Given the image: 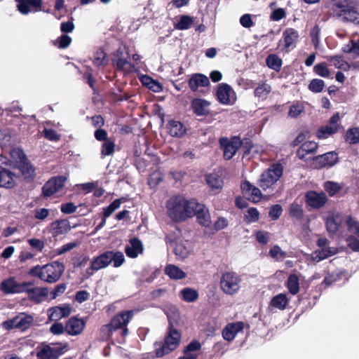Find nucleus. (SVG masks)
<instances>
[{"instance_id":"9b49d317","label":"nucleus","mask_w":359,"mask_h":359,"mask_svg":"<svg viewBox=\"0 0 359 359\" xmlns=\"http://www.w3.org/2000/svg\"><path fill=\"white\" fill-rule=\"evenodd\" d=\"M66 181L67 177L63 175L52 177L42 187V196L48 198L61 191Z\"/></svg>"},{"instance_id":"4c0bfd02","label":"nucleus","mask_w":359,"mask_h":359,"mask_svg":"<svg viewBox=\"0 0 359 359\" xmlns=\"http://www.w3.org/2000/svg\"><path fill=\"white\" fill-rule=\"evenodd\" d=\"M92 125L96 128L94 132L95 135H106L107 133L105 130L101 128L104 124V120L101 115H95L91 117Z\"/></svg>"},{"instance_id":"bb28decb","label":"nucleus","mask_w":359,"mask_h":359,"mask_svg":"<svg viewBox=\"0 0 359 359\" xmlns=\"http://www.w3.org/2000/svg\"><path fill=\"white\" fill-rule=\"evenodd\" d=\"M189 86L193 92H196L199 87L210 86L209 79L203 74H194L188 81Z\"/></svg>"},{"instance_id":"423d86ee","label":"nucleus","mask_w":359,"mask_h":359,"mask_svg":"<svg viewBox=\"0 0 359 359\" xmlns=\"http://www.w3.org/2000/svg\"><path fill=\"white\" fill-rule=\"evenodd\" d=\"M242 279L234 271H225L222 273L219 280L220 290L227 295H233L238 292Z\"/></svg>"},{"instance_id":"c756f323","label":"nucleus","mask_w":359,"mask_h":359,"mask_svg":"<svg viewBox=\"0 0 359 359\" xmlns=\"http://www.w3.org/2000/svg\"><path fill=\"white\" fill-rule=\"evenodd\" d=\"M50 226L53 236L67 233L71 229L69 222L67 219H57L52 222Z\"/></svg>"},{"instance_id":"052dcab7","label":"nucleus","mask_w":359,"mask_h":359,"mask_svg":"<svg viewBox=\"0 0 359 359\" xmlns=\"http://www.w3.org/2000/svg\"><path fill=\"white\" fill-rule=\"evenodd\" d=\"M283 208L279 204L273 205L269 211V217L272 220H277L282 215Z\"/></svg>"},{"instance_id":"680f3d73","label":"nucleus","mask_w":359,"mask_h":359,"mask_svg":"<svg viewBox=\"0 0 359 359\" xmlns=\"http://www.w3.org/2000/svg\"><path fill=\"white\" fill-rule=\"evenodd\" d=\"M304 111V107L299 104L296 103L290 106L288 111V116L291 118L298 117Z\"/></svg>"},{"instance_id":"e2e57ef3","label":"nucleus","mask_w":359,"mask_h":359,"mask_svg":"<svg viewBox=\"0 0 359 359\" xmlns=\"http://www.w3.org/2000/svg\"><path fill=\"white\" fill-rule=\"evenodd\" d=\"M49 215V210L45 208H36L34 210V218L40 221H44Z\"/></svg>"},{"instance_id":"0e129e2a","label":"nucleus","mask_w":359,"mask_h":359,"mask_svg":"<svg viewBox=\"0 0 359 359\" xmlns=\"http://www.w3.org/2000/svg\"><path fill=\"white\" fill-rule=\"evenodd\" d=\"M269 255L272 258L276 259H278V256H280V258L283 259L286 257V252L283 251L280 246L278 245H273L269 250Z\"/></svg>"},{"instance_id":"f03ea898","label":"nucleus","mask_w":359,"mask_h":359,"mask_svg":"<svg viewBox=\"0 0 359 359\" xmlns=\"http://www.w3.org/2000/svg\"><path fill=\"white\" fill-rule=\"evenodd\" d=\"M196 199H186L181 195L171 197L166 203L167 214L175 222H184L194 216V205Z\"/></svg>"},{"instance_id":"7c9ffc66","label":"nucleus","mask_w":359,"mask_h":359,"mask_svg":"<svg viewBox=\"0 0 359 359\" xmlns=\"http://www.w3.org/2000/svg\"><path fill=\"white\" fill-rule=\"evenodd\" d=\"M99 141H102L101 149V154L102 156L112 155L114 152L115 143L114 140L108 136H95Z\"/></svg>"},{"instance_id":"412c9836","label":"nucleus","mask_w":359,"mask_h":359,"mask_svg":"<svg viewBox=\"0 0 359 359\" xmlns=\"http://www.w3.org/2000/svg\"><path fill=\"white\" fill-rule=\"evenodd\" d=\"M243 328L244 323L242 321L228 323L222 330V337L226 341H231Z\"/></svg>"},{"instance_id":"69168bd1","label":"nucleus","mask_w":359,"mask_h":359,"mask_svg":"<svg viewBox=\"0 0 359 359\" xmlns=\"http://www.w3.org/2000/svg\"><path fill=\"white\" fill-rule=\"evenodd\" d=\"M256 239L262 245H266L270 239V233L264 231H258L256 234Z\"/></svg>"},{"instance_id":"864d4df0","label":"nucleus","mask_w":359,"mask_h":359,"mask_svg":"<svg viewBox=\"0 0 359 359\" xmlns=\"http://www.w3.org/2000/svg\"><path fill=\"white\" fill-rule=\"evenodd\" d=\"M72 38L67 34H62L55 41L53 44L60 49L67 48L72 43Z\"/></svg>"},{"instance_id":"2eb2a0df","label":"nucleus","mask_w":359,"mask_h":359,"mask_svg":"<svg viewBox=\"0 0 359 359\" xmlns=\"http://www.w3.org/2000/svg\"><path fill=\"white\" fill-rule=\"evenodd\" d=\"M22 316H17L13 319L8 320L5 323L8 325L9 328H18L21 331H25L29 328L33 324L34 318L30 315H25L22 313Z\"/></svg>"},{"instance_id":"8fccbe9b","label":"nucleus","mask_w":359,"mask_h":359,"mask_svg":"<svg viewBox=\"0 0 359 359\" xmlns=\"http://www.w3.org/2000/svg\"><path fill=\"white\" fill-rule=\"evenodd\" d=\"M289 214L290 217H294L297 220H302L304 215V210L302 206L298 203H294L290 205Z\"/></svg>"},{"instance_id":"f257e3e1","label":"nucleus","mask_w":359,"mask_h":359,"mask_svg":"<svg viewBox=\"0 0 359 359\" xmlns=\"http://www.w3.org/2000/svg\"><path fill=\"white\" fill-rule=\"evenodd\" d=\"M133 317V311H122L115 315L108 324L103 325L100 328V338L103 341L114 339V334L121 330L119 337L116 339L118 343L122 344L128 335V324Z\"/></svg>"},{"instance_id":"338daca9","label":"nucleus","mask_w":359,"mask_h":359,"mask_svg":"<svg viewBox=\"0 0 359 359\" xmlns=\"http://www.w3.org/2000/svg\"><path fill=\"white\" fill-rule=\"evenodd\" d=\"M67 289V285L65 283H60L57 285L55 288L50 292V299H55L60 294H63Z\"/></svg>"},{"instance_id":"ea45409f","label":"nucleus","mask_w":359,"mask_h":359,"mask_svg":"<svg viewBox=\"0 0 359 359\" xmlns=\"http://www.w3.org/2000/svg\"><path fill=\"white\" fill-rule=\"evenodd\" d=\"M266 63L269 68L279 72L281 69L283 61L277 55L270 54L266 59Z\"/></svg>"},{"instance_id":"e433bc0d","label":"nucleus","mask_w":359,"mask_h":359,"mask_svg":"<svg viewBox=\"0 0 359 359\" xmlns=\"http://www.w3.org/2000/svg\"><path fill=\"white\" fill-rule=\"evenodd\" d=\"M339 17L342 18L343 20L345 22H350L355 25H359V12L356 10L355 5Z\"/></svg>"},{"instance_id":"cd10ccee","label":"nucleus","mask_w":359,"mask_h":359,"mask_svg":"<svg viewBox=\"0 0 359 359\" xmlns=\"http://www.w3.org/2000/svg\"><path fill=\"white\" fill-rule=\"evenodd\" d=\"M233 93L232 88L227 83H219L217 90V97L218 101L223 104H231V93Z\"/></svg>"},{"instance_id":"603ef678","label":"nucleus","mask_w":359,"mask_h":359,"mask_svg":"<svg viewBox=\"0 0 359 359\" xmlns=\"http://www.w3.org/2000/svg\"><path fill=\"white\" fill-rule=\"evenodd\" d=\"M323 187L330 196H334L341 189V187L338 183L331 181L325 182Z\"/></svg>"},{"instance_id":"4be33fe9","label":"nucleus","mask_w":359,"mask_h":359,"mask_svg":"<svg viewBox=\"0 0 359 359\" xmlns=\"http://www.w3.org/2000/svg\"><path fill=\"white\" fill-rule=\"evenodd\" d=\"M338 161V154L334 151L327 152L317 156L315 159L316 166L319 168L332 167Z\"/></svg>"},{"instance_id":"6e6552de","label":"nucleus","mask_w":359,"mask_h":359,"mask_svg":"<svg viewBox=\"0 0 359 359\" xmlns=\"http://www.w3.org/2000/svg\"><path fill=\"white\" fill-rule=\"evenodd\" d=\"M241 136H231V138L222 137L219 139V144L223 150L224 159L230 160L242 146Z\"/></svg>"},{"instance_id":"de8ad7c7","label":"nucleus","mask_w":359,"mask_h":359,"mask_svg":"<svg viewBox=\"0 0 359 359\" xmlns=\"http://www.w3.org/2000/svg\"><path fill=\"white\" fill-rule=\"evenodd\" d=\"M328 61L332 62L333 65L337 69L344 71H348L350 69L348 62L344 60L343 55L331 56L328 58Z\"/></svg>"},{"instance_id":"5701e85b","label":"nucleus","mask_w":359,"mask_h":359,"mask_svg":"<svg viewBox=\"0 0 359 359\" xmlns=\"http://www.w3.org/2000/svg\"><path fill=\"white\" fill-rule=\"evenodd\" d=\"M340 120L338 113L334 114L329 120L327 125L321 126L316 135H333L338 132L339 121Z\"/></svg>"},{"instance_id":"4468645a","label":"nucleus","mask_w":359,"mask_h":359,"mask_svg":"<svg viewBox=\"0 0 359 359\" xmlns=\"http://www.w3.org/2000/svg\"><path fill=\"white\" fill-rule=\"evenodd\" d=\"M299 34L297 30L294 28L287 27L283 32V50L289 53L294 49L299 41Z\"/></svg>"},{"instance_id":"2f4dec72","label":"nucleus","mask_w":359,"mask_h":359,"mask_svg":"<svg viewBox=\"0 0 359 359\" xmlns=\"http://www.w3.org/2000/svg\"><path fill=\"white\" fill-rule=\"evenodd\" d=\"M15 175L11 171L1 168L0 170V187L11 189L15 185L13 177Z\"/></svg>"},{"instance_id":"72a5a7b5","label":"nucleus","mask_w":359,"mask_h":359,"mask_svg":"<svg viewBox=\"0 0 359 359\" xmlns=\"http://www.w3.org/2000/svg\"><path fill=\"white\" fill-rule=\"evenodd\" d=\"M289 301L286 294L280 293L271 298L269 302V306L283 311L286 309Z\"/></svg>"},{"instance_id":"3c124183","label":"nucleus","mask_w":359,"mask_h":359,"mask_svg":"<svg viewBox=\"0 0 359 359\" xmlns=\"http://www.w3.org/2000/svg\"><path fill=\"white\" fill-rule=\"evenodd\" d=\"M15 136H0V146L4 152L13 146H16V142L14 139Z\"/></svg>"},{"instance_id":"20e7f679","label":"nucleus","mask_w":359,"mask_h":359,"mask_svg":"<svg viewBox=\"0 0 359 359\" xmlns=\"http://www.w3.org/2000/svg\"><path fill=\"white\" fill-rule=\"evenodd\" d=\"M181 337V332L174 327L172 323H170L164 341L154 343L156 357L161 358L177 349L180 345Z\"/></svg>"},{"instance_id":"5fc2aeb1","label":"nucleus","mask_w":359,"mask_h":359,"mask_svg":"<svg viewBox=\"0 0 359 359\" xmlns=\"http://www.w3.org/2000/svg\"><path fill=\"white\" fill-rule=\"evenodd\" d=\"M325 87V82L322 79H313L309 84V89L315 93H318L323 91Z\"/></svg>"},{"instance_id":"9d476101","label":"nucleus","mask_w":359,"mask_h":359,"mask_svg":"<svg viewBox=\"0 0 359 359\" xmlns=\"http://www.w3.org/2000/svg\"><path fill=\"white\" fill-rule=\"evenodd\" d=\"M53 346H46L37 353L40 359H58V358L68 351V344H52Z\"/></svg>"},{"instance_id":"4d7b16f0","label":"nucleus","mask_w":359,"mask_h":359,"mask_svg":"<svg viewBox=\"0 0 359 359\" xmlns=\"http://www.w3.org/2000/svg\"><path fill=\"white\" fill-rule=\"evenodd\" d=\"M314 72L324 78H328L330 76V71L324 62L318 63L313 67Z\"/></svg>"},{"instance_id":"a18cd8bd","label":"nucleus","mask_w":359,"mask_h":359,"mask_svg":"<svg viewBox=\"0 0 359 359\" xmlns=\"http://www.w3.org/2000/svg\"><path fill=\"white\" fill-rule=\"evenodd\" d=\"M109 254V263L113 262V266L116 268L120 267L125 262V257L121 251L107 250Z\"/></svg>"},{"instance_id":"c85d7f7f","label":"nucleus","mask_w":359,"mask_h":359,"mask_svg":"<svg viewBox=\"0 0 359 359\" xmlns=\"http://www.w3.org/2000/svg\"><path fill=\"white\" fill-rule=\"evenodd\" d=\"M355 5L353 0H333L332 10L333 14L337 17L352 8Z\"/></svg>"},{"instance_id":"0eeeda50","label":"nucleus","mask_w":359,"mask_h":359,"mask_svg":"<svg viewBox=\"0 0 359 359\" xmlns=\"http://www.w3.org/2000/svg\"><path fill=\"white\" fill-rule=\"evenodd\" d=\"M283 167L280 163L272 164L260 177L259 186L266 190L271 187L283 175Z\"/></svg>"},{"instance_id":"37998d69","label":"nucleus","mask_w":359,"mask_h":359,"mask_svg":"<svg viewBox=\"0 0 359 359\" xmlns=\"http://www.w3.org/2000/svg\"><path fill=\"white\" fill-rule=\"evenodd\" d=\"M170 135H184L186 128L184 124L178 121L172 120L168 123Z\"/></svg>"},{"instance_id":"13d9d810","label":"nucleus","mask_w":359,"mask_h":359,"mask_svg":"<svg viewBox=\"0 0 359 359\" xmlns=\"http://www.w3.org/2000/svg\"><path fill=\"white\" fill-rule=\"evenodd\" d=\"M320 34V28L318 25H315L314 27L311 30L310 36H311V42L316 48H318V46H319Z\"/></svg>"},{"instance_id":"f704fd0d","label":"nucleus","mask_w":359,"mask_h":359,"mask_svg":"<svg viewBox=\"0 0 359 359\" xmlns=\"http://www.w3.org/2000/svg\"><path fill=\"white\" fill-rule=\"evenodd\" d=\"M165 273L173 280H182L187 276L186 273L174 264H168L165 268Z\"/></svg>"},{"instance_id":"ddd939ff","label":"nucleus","mask_w":359,"mask_h":359,"mask_svg":"<svg viewBox=\"0 0 359 359\" xmlns=\"http://www.w3.org/2000/svg\"><path fill=\"white\" fill-rule=\"evenodd\" d=\"M305 202L307 206L313 209H320L327 203L328 198L323 191H309L304 195Z\"/></svg>"},{"instance_id":"6ab92c4d","label":"nucleus","mask_w":359,"mask_h":359,"mask_svg":"<svg viewBox=\"0 0 359 359\" xmlns=\"http://www.w3.org/2000/svg\"><path fill=\"white\" fill-rule=\"evenodd\" d=\"M86 326V322L76 317H71L65 324V332L69 335L76 336L81 334Z\"/></svg>"},{"instance_id":"a19ab883","label":"nucleus","mask_w":359,"mask_h":359,"mask_svg":"<svg viewBox=\"0 0 359 359\" xmlns=\"http://www.w3.org/2000/svg\"><path fill=\"white\" fill-rule=\"evenodd\" d=\"M286 286L290 294L295 295L299 291V278L296 274H290L287 280Z\"/></svg>"},{"instance_id":"dca6fc26","label":"nucleus","mask_w":359,"mask_h":359,"mask_svg":"<svg viewBox=\"0 0 359 359\" xmlns=\"http://www.w3.org/2000/svg\"><path fill=\"white\" fill-rule=\"evenodd\" d=\"M241 189L243 195L250 201L253 203L259 202L262 198V193L259 188L251 184L250 182L245 180L241 185Z\"/></svg>"},{"instance_id":"79ce46f5","label":"nucleus","mask_w":359,"mask_h":359,"mask_svg":"<svg viewBox=\"0 0 359 359\" xmlns=\"http://www.w3.org/2000/svg\"><path fill=\"white\" fill-rule=\"evenodd\" d=\"M182 299L186 302H194L198 299V292L191 287H185L180 291Z\"/></svg>"},{"instance_id":"473e14b6","label":"nucleus","mask_w":359,"mask_h":359,"mask_svg":"<svg viewBox=\"0 0 359 359\" xmlns=\"http://www.w3.org/2000/svg\"><path fill=\"white\" fill-rule=\"evenodd\" d=\"M318 148V144L314 141H306L297 151V155L300 159H305L309 154H313Z\"/></svg>"},{"instance_id":"7ed1b4c3","label":"nucleus","mask_w":359,"mask_h":359,"mask_svg":"<svg viewBox=\"0 0 359 359\" xmlns=\"http://www.w3.org/2000/svg\"><path fill=\"white\" fill-rule=\"evenodd\" d=\"M65 271V266L57 261L52 262L43 266L36 265L28 272L30 276L39 278L48 283L57 282Z\"/></svg>"},{"instance_id":"1a4fd4ad","label":"nucleus","mask_w":359,"mask_h":359,"mask_svg":"<svg viewBox=\"0 0 359 359\" xmlns=\"http://www.w3.org/2000/svg\"><path fill=\"white\" fill-rule=\"evenodd\" d=\"M25 285L23 292L27 293L29 300L34 304H41L48 297V287H34V280L25 281Z\"/></svg>"},{"instance_id":"774afa93","label":"nucleus","mask_w":359,"mask_h":359,"mask_svg":"<svg viewBox=\"0 0 359 359\" xmlns=\"http://www.w3.org/2000/svg\"><path fill=\"white\" fill-rule=\"evenodd\" d=\"M347 245L354 252H359V239L354 236H349L346 239Z\"/></svg>"},{"instance_id":"a211bd4d","label":"nucleus","mask_w":359,"mask_h":359,"mask_svg":"<svg viewBox=\"0 0 359 359\" xmlns=\"http://www.w3.org/2000/svg\"><path fill=\"white\" fill-rule=\"evenodd\" d=\"M17 3V8L22 15H27L31 12V8L33 11L38 12L41 11L42 0H15Z\"/></svg>"},{"instance_id":"393cba45","label":"nucleus","mask_w":359,"mask_h":359,"mask_svg":"<svg viewBox=\"0 0 359 359\" xmlns=\"http://www.w3.org/2000/svg\"><path fill=\"white\" fill-rule=\"evenodd\" d=\"M129 242L130 245L126 246L125 252L128 257L136 258L144 250L142 243L138 238H130Z\"/></svg>"},{"instance_id":"09e8293b","label":"nucleus","mask_w":359,"mask_h":359,"mask_svg":"<svg viewBox=\"0 0 359 359\" xmlns=\"http://www.w3.org/2000/svg\"><path fill=\"white\" fill-rule=\"evenodd\" d=\"M174 253L177 259L183 260L189 255V250L184 243H178L174 248Z\"/></svg>"},{"instance_id":"49530a36","label":"nucleus","mask_w":359,"mask_h":359,"mask_svg":"<svg viewBox=\"0 0 359 359\" xmlns=\"http://www.w3.org/2000/svg\"><path fill=\"white\" fill-rule=\"evenodd\" d=\"M93 63L95 67L98 68L100 67H104L108 64L107 54L103 49L99 48L95 52Z\"/></svg>"},{"instance_id":"6e6d98bb","label":"nucleus","mask_w":359,"mask_h":359,"mask_svg":"<svg viewBox=\"0 0 359 359\" xmlns=\"http://www.w3.org/2000/svg\"><path fill=\"white\" fill-rule=\"evenodd\" d=\"M259 219V212L256 208H250L247 214L244 216V220L247 223L257 222Z\"/></svg>"},{"instance_id":"b1692460","label":"nucleus","mask_w":359,"mask_h":359,"mask_svg":"<svg viewBox=\"0 0 359 359\" xmlns=\"http://www.w3.org/2000/svg\"><path fill=\"white\" fill-rule=\"evenodd\" d=\"M72 311L69 305L54 306L48 310V318L50 320H58L62 318L67 317Z\"/></svg>"},{"instance_id":"bf43d9fd","label":"nucleus","mask_w":359,"mask_h":359,"mask_svg":"<svg viewBox=\"0 0 359 359\" xmlns=\"http://www.w3.org/2000/svg\"><path fill=\"white\" fill-rule=\"evenodd\" d=\"M163 180V176L158 171L153 172L148 178V184L150 187H156Z\"/></svg>"},{"instance_id":"c03bdc74","label":"nucleus","mask_w":359,"mask_h":359,"mask_svg":"<svg viewBox=\"0 0 359 359\" xmlns=\"http://www.w3.org/2000/svg\"><path fill=\"white\" fill-rule=\"evenodd\" d=\"M271 91V87L269 84L266 82H263L255 88L254 90V95L255 97L265 100L267 98L268 95Z\"/></svg>"},{"instance_id":"58836bf2","label":"nucleus","mask_w":359,"mask_h":359,"mask_svg":"<svg viewBox=\"0 0 359 359\" xmlns=\"http://www.w3.org/2000/svg\"><path fill=\"white\" fill-rule=\"evenodd\" d=\"M194 24V18L187 15H180V19L174 27L178 30H186L189 29Z\"/></svg>"},{"instance_id":"a878e982","label":"nucleus","mask_w":359,"mask_h":359,"mask_svg":"<svg viewBox=\"0 0 359 359\" xmlns=\"http://www.w3.org/2000/svg\"><path fill=\"white\" fill-rule=\"evenodd\" d=\"M210 103L201 98H194L191 100V107L197 116H207L210 114L209 106Z\"/></svg>"},{"instance_id":"39448f33","label":"nucleus","mask_w":359,"mask_h":359,"mask_svg":"<svg viewBox=\"0 0 359 359\" xmlns=\"http://www.w3.org/2000/svg\"><path fill=\"white\" fill-rule=\"evenodd\" d=\"M7 152L15 161V167L18 168L22 176L25 180H33L35 177V168L30 163L23 150L13 146Z\"/></svg>"},{"instance_id":"f8f14e48","label":"nucleus","mask_w":359,"mask_h":359,"mask_svg":"<svg viewBox=\"0 0 359 359\" xmlns=\"http://www.w3.org/2000/svg\"><path fill=\"white\" fill-rule=\"evenodd\" d=\"M109 264V254L107 253V251L93 257L90 262V266L86 270L83 279L89 278L95 272L107 267Z\"/></svg>"},{"instance_id":"f3484780","label":"nucleus","mask_w":359,"mask_h":359,"mask_svg":"<svg viewBox=\"0 0 359 359\" xmlns=\"http://www.w3.org/2000/svg\"><path fill=\"white\" fill-rule=\"evenodd\" d=\"M194 216L197 222L203 226L208 227L211 224V219L208 209L196 200V205H194Z\"/></svg>"},{"instance_id":"c9c22d12","label":"nucleus","mask_w":359,"mask_h":359,"mask_svg":"<svg viewBox=\"0 0 359 359\" xmlns=\"http://www.w3.org/2000/svg\"><path fill=\"white\" fill-rule=\"evenodd\" d=\"M205 180L207 184L212 188L215 189H222L224 185V182L221 176L217 173H210L205 175Z\"/></svg>"},{"instance_id":"aec40b11","label":"nucleus","mask_w":359,"mask_h":359,"mask_svg":"<svg viewBox=\"0 0 359 359\" xmlns=\"http://www.w3.org/2000/svg\"><path fill=\"white\" fill-rule=\"evenodd\" d=\"M25 281L18 283L14 278H9L1 283V290L6 294L23 293Z\"/></svg>"}]
</instances>
